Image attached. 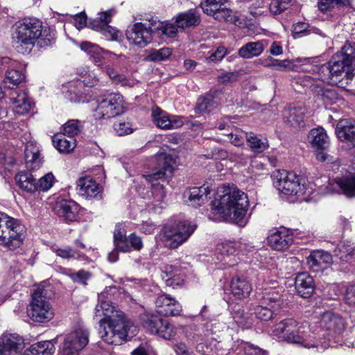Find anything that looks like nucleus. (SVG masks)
Wrapping results in <instances>:
<instances>
[{"label": "nucleus", "instance_id": "obj_35", "mask_svg": "<svg viewBox=\"0 0 355 355\" xmlns=\"http://www.w3.org/2000/svg\"><path fill=\"white\" fill-rule=\"evenodd\" d=\"M230 289L232 295L236 300H241L249 297L252 288L245 277H235L232 279Z\"/></svg>", "mask_w": 355, "mask_h": 355}, {"label": "nucleus", "instance_id": "obj_7", "mask_svg": "<svg viewBox=\"0 0 355 355\" xmlns=\"http://www.w3.org/2000/svg\"><path fill=\"white\" fill-rule=\"evenodd\" d=\"M137 331V327L125 316L99 321L100 337L110 345H121L128 338L135 336Z\"/></svg>", "mask_w": 355, "mask_h": 355}, {"label": "nucleus", "instance_id": "obj_45", "mask_svg": "<svg viewBox=\"0 0 355 355\" xmlns=\"http://www.w3.org/2000/svg\"><path fill=\"white\" fill-rule=\"evenodd\" d=\"M334 252L343 262H349L355 259V247L349 241L340 242Z\"/></svg>", "mask_w": 355, "mask_h": 355}, {"label": "nucleus", "instance_id": "obj_49", "mask_svg": "<svg viewBox=\"0 0 355 355\" xmlns=\"http://www.w3.org/2000/svg\"><path fill=\"white\" fill-rule=\"evenodd\" d=\"M224 327L223 324L217 322H208L205 325L204 336L208 340L209 337L213 340H216L219 337L218 334L220 329Z\"/></svg>", "mask_w": 355, "mask_h": 355}, {"label": "nucleus", "instance_id": "obj_38", "mask_svg": "<svg viewBox=\"0 0 355 355\" xmlns=\"http://www.w3.org/2000/svg\"><path fill=\"white\" fill-rule=\"evenodd\" d=\"M210 193L209 187L203 185L191 188L185 193V196L188 198L189 205L197 207L207 202Z\"/></svg>", "mask_w": 355, "mask_h": 355}, {"label": "nucleus", "instance_id": "obj_51", "mask_svg": "<svg viewBox=\"0 0 355 355\" xmlns=\"http://www.w3.org/2000/svg\"><path fill=\"white\" fill-rule=\"evenodd\" d=\"M227 3V0H203L200 3V6L205 13L211 15L214 12H216L219 8Z\"/></svg>", "mask_w": 355, "mask_h": 355}, {"label": "nucleus", "instance_id": "obj_57", "mask_svg": "<svg viewBox=\"0 0 355 355\" xmlns=\"http://www.w3.org/2000/svg\"><path fill=\"white\" fill-rule=\"evenodd\" d=\"M114 129L119 136L131 134L134 130L132 124L128 121H120L115 123Z\"/></svg>", "mask_w": 355, "mask_h": 355}, {"label": "nucleus", "instance_id": "obj_29", "mask_svg": "<svg viewBox=\"0 0 355 355\" xmlns=\"http://www.w3.org/2000/svg\"><path fill=\"white\" fill-rule=\"evenodd\" d=\"M151 28L153 30L154 36L164 41L175 37L179 32L175 22L161 21L157 17H151Z\"/></svg>", "mask_w": 355, "mask_h": 355}, {"label": "nucleus", "instance_id": "obj_32", "mask_svg": "<svg viewBox=\"0 0 355 355\" xmlns=\"http://www.w3.org/2000/svg\"><path fill=\"white\" fill-rule=\"evenodd\" d=\"M331 255L322 250H316L307 257V264L311 270L315 272L323 270L332 263Z\"/></svg>", "mask_w": 355, "mask_h": 355}, {"label": "nucleus", "instance_id": "obj_60", "mask_svg": "<svg viewBox=\"0 0 355 355\" xmlns=\"http://www.w3.org/2000/svg\"><path fill=\"white\" fill-rule=\"evenodd\" d=\"M227 49L224 46H218L214 52H212L209 56L207 58L209 62L220 61L227 54Z\"/></svg>", "mask_w": 355, "mask_h": 355}, {"label": "nucleus", "instance_id": "obj_64", "mask_svg": "<svg viewBox=\"0 0 355 355\" xmlns=\"http://www.w3.org/2000/svg\"><path fill=\"white\" fill-rule=\"evenodd\" d=\"M345 301L349 306H355V284L347 288Z\"/></svg>", "mask_w": 355, "mask_h": 355}, {"label": "nucleus", "instance_id": "obj_22", "mask_svg": "<svg viewBox=\"0 0 355 355\" xmlns=\"http://www.w3.org/2000/svg\"><path fill=\"white\" fill-rule=\"evenodd\" d=\"M308 113L303 105L288 107L283 111L284 122L295 129H300L305 125Z\"/></svg>", "mask_w": 355, "mask_h": 355}, {"label": "nucleus", "instance_id": "obj_33", "mask_svg": "<svg viewBox=\"0 0 355 355\" xmlns=\"http://www.w3.org/2000/svg\"><path fill=\"white\" fill-rule=\"evenodd\" d=\"M295 288L300 296L303 298H309L315 291L313 277L307 272L297 274L295 280Z\"/></svg>", "mask_w": 355, "mask_h": 355}, {"label": "nucleus", "instance_id": "obj_18", "mask_svg": "<svg viewBox=\"0 0 355 355\" xmlns=\"http://www.w3.org/2000/svg\"><path fill=\"white\" fill-rule=\"evenodd\" d=\"M114 244L115 248L122 252H130L132 249L139 251L144 245L141 237L135 233L130 234L127 237L126 230L122 225H118L115 227Z\"/></svg>", "mask_w": 355, "mask_h": 355}, {"label": "nucleus", "instance_id": "obj_61", "mask_svg": "<svg viewBox=\"0 0 355 355\" xmlns=\"http://www.w3.org/2000/svg\"><path fill=\"white\" fill-rule=\"evenodd\" d=\"M53 251L59 257L63 259L76 258V252L70 248H53Z\"/></svg>", "mask_w": 355, "mask_h": 355}, {"label": "nucleus", "instance_id": "obj_19", "mask_svg": "<svg viewBox=\"0 0 355 355\" xmlns=\"http://www.w3.org/2000/svg\"><path fill=\"white\" fill-rule=\"evenodd\" d=\"M155 303L156 311L165 317L178 316L182 312V304L168 294L157 296Z\"/></svg>", "mask_w": 355, "mask_h": 355}, {"label": "nucleus", "instance_id": "obj_39", "mask_svg": "<svg viewBox=\"0 0 355 355\" xmlns=\"http://www.w3.org/2000/svg\"><path fill=\"white\" fill-rule=\"evenodd\" d=\"M335 182L340 193L348 197L355 196V173L345 171L342 176H337Z\"/></svg>", "mask_w": 355, "mask_h": 355}, {"label": "nucleus", "instance_id": "obj_47", "mask_svg": "<svg viewBox=\"0 0 355 355\" xmlns=\"http://www.w3.org/2000/svg\"><path fill=\"white\" fill-rule=\"evenodd\" d=\"M54 344L50 340H45L33 344L30 352L32 355H53L55 352Z\"/></svg>", "mask_w": 355, "mask_h": 355}, {"label": "nucleus", "instance_id": "obj_59", "mask_svg": "<svg viewBox=\"0 0 355 355\" xmlns=\"http://www.w3.org/2000/svg\"><path fill=\"white\" fill-rule=\"evenodd\" d=\"M71 279L77 283L86 284L87 281L90 278L89 272L81 270L69 274Z\"/></svg>", "mask_w": 355, "mask_h": 355}, {"label": "nucleus", "instance_id": "obj_42", "mask_svg": "<svg viewBox=\"0 0 355 355\" xmlns=\"http://www.w3.org/2000/svg\"><path fill=\"white\" fill-rule=\"evenodd\" d=\"M199 23L200 15L194 10H190L186 12L179 14L175 21V24L177 27H178L179 31L191 26H197Z\"/></svg>", "mask_w": 355, "mask_h": 355}, {"label": "nucleus", "instance_id": "obj_26", "mask_svg": "<svg viewBox=\"0 0 355 355\" xmlns=\"http://www.w3.org/2000/svg\"><path fill=\"white\" fill-rule=\"evenodd\" d=\"M77 191L79 196L86 199H100L102 187L91 177L85 176L77 182Z\"/></svg>", "mask_w": 355, "mask_h": 355}, {"label": "nucleus", "instance_id": "obj_50", "mask_svg": "<svg viewBox=\"0 0 355 355\" xmlns=\"http://www.w3.org/2000/svg\"><path fill=\"white\" fill-rule=\"evenodd\" d=\"M82 130L81 123L78 120L71 119L69 120L63 125V134L69 137L74 138L78 135Z\"/></svg>", "mask_w": 355, "mask_h": 355}, {"label": "nucleus", "instance_id": "obj_52", "mask_svg": "<svg viewBox=\"0 0 355 355\" xmlns=\"http://www.w3.org/2000/svg\"><path fill=\"white\" fill-rule=\"evenodd\" d=\"M172 51L169 48H162L159 50H153L147 57V60L153 62H160L169 58Z\"/></svg>", "mask_w": 355, "mask_h": 355}, {"label": "nucleus", "instance_id": "obj_15", "mask_svg": "<svg viewBox=\"0 0 355 355\" xmlns=\"http://www.w3.org/2000/svg\"><path fill=\"white\" fill-rule=\"evenodd\" d=\"M28 313L33 320L38 322L49 321L53 318V311L43 288H38L33 293Z\"/></svg>", "mask_w": 355, "mask_h": 355}, {"label": "nucleus", "instance_id": "obj_17", "mask_svg": "<svg viewBox=\"0 0 355 355\" xmlns=\"http://www.w3.org/2000/svg\"><path fill=\"white\" fill-rule=\"evenodd\" d=\"M126 39L130 45L138 48L146 46L154 35L151 28V18L148 22H136L129 26L125 33Z\"/></svg>", "mask_w": 355, "mask_h": 355}, {"label": "nucleus", "instance_id": "obj_2", "mask_svg": "<svg viewBox=\"0 0 355 355\" xmlns=\"http://www.w3.org/2000/svg\"><path fill=\"white\" fill-rule=\"evenodd\" d=\"M209 218L214 220H230L244 225L245 217L249 207L247 194L235 185H223L217 190L211 202Z\"/></svg>", "mask_w": 355, "mask_h": 355}, {"label": "nucleus", "instance_id": "obj_21", "mask_svg": "<svg viewBox=\"0 0 355 355\" xmlns=\"http://www.w3.org/2000/svg\"><path fill=\"white\" fill-rule=\"evenodd\" d=\"M152 118L157 127L164 130L178 128L184 124L183 117L169 114L158 107L153 108Z\"/></svg>", "mask_w": 355, "mask_h": 355}, {"label": "nucleus", "instance_id": "obj_3", "mask_svg": "<svg viewBox=\"0 0 355 355\" xmlns=\"http://www.w3.org/2000/svg\"><path fill=\"white\" fill-rule=\"evenodd\" d=\"M12 40L19 53L28 54L35 46H51L55 42V33L50 28L43 26L37 19H24L13 26Z\"/></svg>", "mask_w": 355, "mask_h": 355}, {"label": "nucleus", "instance_id": "obj_63", "mask_svg": "<svg viewBox=\"0 0 355 355\" xmlns=\"http://www.w3.org/2000/svg\"><path fill=\"white\" fill-rule=\"evenodd\" d=\"M196 349L198 353H200L202 355H209L212 351V348L210 346L207 345L204 342L202 338H198L196 339Z\"/></svg>", "mask_w": 355, "mask_h": 355}, {"label": "nucleus", "instance_id": "obj_54", "mask_svg": "<svg viewBox=\"0 0 355 355\" xmlns=\"http://www.w3.org/2000/svg\"><path fill=\"white\" fill-rule=\"evenodd\" d=\"M55 177L52 173H48L40 178L37 182V190L47 191L53 185Z\"/></svg>", "mask_w": 355, "mask_h": 355}, {"label": "nucleus", "instance_id": "obj_48", "mask_svg": "<svg viewBox=\"0 0 355 355\" xmlns=\"http://www.w3.org/2000/svg\"><path fill=\"white\" fill-rule=\"evenodd\" d=\"M218 104V102L210 95L201 97L198 100L196 110L199 112H210Z\"/></svg>", "mask_w": 355, "mask_h": 355}, {"label": "nucleus", "instance_id": "obj_53", "mask_svg": "<svg viewBox=\"0 0 355 355\" xmlns=\"http://www.w3.org/2000/svg\"><path fill=\"white\" fill-rule=\"evenodd\" d=\"M290 61L288 60H279L268 56L267 58L262 60V64L264 67H274L278 70H284L290 68Z\"/></svg>", "mask_w": 355, "mask_h": 355}, {"label": "nucleus", "instance_id": "obj_56", "mask_svg": "<svg viewBox=\"0 0 355 355\" xmlns=\"http://www.w3.org/2000/svg\"><path fill=\"white\" fill-rule=\"evenodd\" d=\"M232 10L228 8V3L219 8L211 15L216 19L219 21H230L232 19Z\"/></svg>", "mask_w": 355, "mask_h": 355}, {"label": "nucleus", "instance_id": "obj_27", "mask_svg": "<svg viewBox=\"0 0 355 355\" xmlns=\"http://www.w3.org/2000/svg\"><path fill=\"white\" fill-rule=\"evenodd\" d=\"M94 316L99 318L100 320H106L124 316V315L112 305L110 300L107 299L106 293L103 292L98 295V304L95 307Z\"/></svg>", "mask_w": 355, "mask_h": 355}, {"label": "nucleus", "instance_id": "obj_9", "mask_svg": "<svg viewBox=\"0 0 355 355\" xmlns=\"http://www.w3.org/2000/svg\"><path fill=\"white\" fill-rule=\"evenodd\" d=\"M24 237V228L19 221L0 212V245L14 250L23 244Z\"/></svg>", "mask_w": 355, "mask_h": 355}, {"label": "nucleus", "instance_id": "obj_25", "mask_svg": "<svg viewBox=\"0 0 355 355\" xmlns=\"http://www.w3.org/2000/svg\"><path fill=\"white\" fill-rule=\"evenodd\" d=\"M324 150H322L320 151H318L316 154V159L317 160L322 162H326L327 164L329 165V168L335 173H340V174H338L334 178V182H330L329 186L328 189L333 191H337L340 192V190L338 189L336 182L335 178L337 176H342L343 174H345V171H347L345 168V167L341 164V162L340 159L337 157H334L333 155H329L327 153L323 151Z\"/></svg>", "mask_w": 355, "mask_h": 355}, {"label": "nucleus", "instance_id": "obj_28", "mask_svg": "<svg viewBox=\"0 0 355 355\" xmlns=\"http://www.w3.org/2000/svg\"><path fill=\"white\" fill-rule=\"evenodd\" d=\"M79 209L76 202L64 199H58L53 207L55 214L67 222L76 220Z\"/></svg>", "mask_w": 355, "mask_h": 355}, {"label": "nucleus", "instance_id": "obj_11", "mask_svg": "<svg viewBox=\"0 0 355 355\" xmlns=\"http://www.w3.org/2000/svg\"><path fill=\"white\" fill-rule=\"evenodd\" d=\"M347 322L339 315L330 311L324 312L318 321L311 325V329L315 332L319 328L320 330L316 333L317 338L325 337L327 340H334L341 336L346 329Z\"/></svg>", "mask_w": 355, "mask_h": 355}, {"label": "nucleus", "instance_id": "obj_36", "mask_svg": "<svg viewBox=\"0 0 355 355\" xmlns=\"http://www.w3.org/2000/svg\"><path fill=\"white\" fill-rule=\"evenodd\" d=\"M8 67L3 81L7 87L13 89L24 80L25 76L19 64L10 61Z\"/></svg>", "mask_w": 355, "mask_h": 355}, {"label": "nucleus", "instance_id": "obj_24", "mask_svg": "<svg viewBox=\"0 0 355 355\" xmlns=\"http://www.w3.org/2000/svg\"><path fill=\"white\" fill-rule=\"evenodd\" d=\"M24 347V339L16 334L5 333L0 336V355H17Z\"/></svg>", "mask_w": 355, "mask_h": 355}, {"label": "nucleus", "instance_id": "obj_6", "mask_svg": "<svg viewBox=\"0 0 355 355\" xmlns=\"http://www.w3.org/2000/svg\"><path fill=\"white\" fill-rule=\"evenodd\" d=\"M81 50L85 51L90 56L96 65L101 67L102 62L105 59L107 55H110V60L113 61V64H107L103 67V71L108 76L113 84L130 88L137 84L138 81L132 77H128L125 75L121 73L118 71L117 69L119 67V63L115 61L116 58L123 57L122 55H116L110 51H105L101 49L96 44L89 42H83L80 44Z\"/></svg>", "mask_w": 355, "mask_h": 355}, {"label": "nucleus", "instance_id": "obj_1", "mask_svg": "<svg viewBox=\"0 0 355 355\" xmlns=\"http://www.w3.org/2000/svg\"><path fill=\"white\" fill-rule=\"evenodd\" d=\"M316 69L313 76L304 75L302 77L303 86L311 89L325 106L341 101L335 90L324 88L322 83L337 85L343 78H351L355 75V43L345 44L327 64Z\"/></svg>", "mask_w": 355, "mask_h": 355}, {"label": "nucleus", "instance_id": "obj_30", "mask_svg": "<svg viewBox=\"0 0 355 355\" xmlns=\"http://www.w3.org/2000/svg\"><path fill=\"white\" fill-rule=\"evenodd\" d=\"M64 98L73 103H85L87 101L84 87L80 80H73L62 85Z\"/></svg>", "mask_w": 355, "mask_h": 355}, {"label": "nucleus", "instance_id": "obj_41", "mask_svg": "<svg viewBox=\"0 0 355 355\" xmlns=\"http://www.w3.org/2000/svg\"><path fill=\"white\" fill-rule=\"evenodd\" d=\"M267 44L268 41L266 40L248 42L239 49L238 54L243 58H252L261 55Z\"/></svg>", "mask_w": 355, "mask_h": 355}, {"label": "nucleus", "instance_id": "obj_5", "mask_svg": "<svg viewBox=\"0 0 355 355\" xmlns=\"http://www.w3.org/2000/svg\"><path fill=\"white\" fill-rule=\"evenodd\" d=\"M154 160L157 163L155 168L157 169V171L152 174L144 175L143 177L151 186L150 192L152 199L149 203L155 212L159 213L164 205V199L166 196V191L163 184H161L158 180H162L167 173H172L175 162L171 155L164 152L157 153ZM148 198H150V195H148Z\"/></svg>", "mask_w": 355, "mask_h": 355}, {"label": "nucleus", "instance_id": "obj_13", "mask_svg": "<svg viewBox=\"0 0 355 355\" xmlns=\"http://www.w3.org/2000/svg\"><path fill=\"white\" fill-rule=\"evenodd\" d=\"M196 226L189 221H182L175 226H165L162 241L171 249H175L186 242L194 232Z\"/></svg>", "mask_w": 355, "mask_h": 355}, {"label": "nucleus", "instance_id": "obj_4", "mask_svg": "<svg viewBox=\"0 0 355 355\" xmlns=\"http://www.w3.org/2000/svg\"><path fill=\"white\" fill-rule=\"evenodd\" d=\"M272 335L278 340L286 341L306 349L320 350L329 346L325 340L321 341L317 338L314 330L311 331L293 318L285 319L276 324L272 330Z\"/></svg>", "mask_w": 355, "mask_h": 355}, {"label": "nucleus", "instance_id": "obj_16", "mask_svg": "<svg viewBox=\"0 0 355 355\" xmlns=\"http://www.w3.org/2000/svg\"><path fill=\"white\" fill-rule=\"evenodd\" d=\"M89 332L83 326H78L67 334L58 355H78L88 343Z\"/></svg>", "mask_w": 355, "mask_h": 355}, {"label": "nucleus", "instance_id": "obj_31", "mask_svg": "<svg viewBox=\"0 0 355 355\" xmlns=\"http://www.w3.org/2000/svg\"><path fill=\"white\" fill-rule=\"evenodd\" d=\"M9 98L13 112L18 114H26L32 107V103L24 91H12L9 94Z\"/></svg>", "mask_w": 355, "mask_h": 355}, {"label": "nucleus", "instance_id": "obj_58", "mask_svg": "<svg viewBox=\"0 0 355 355\" xmlns=\"http://www.w3.org/2000/svg\"><path fill=\"white\" fill-rule=\"evenodd\" d=\"M108 40H118L121 36L120 32L111 26H105L100 32Z\"/></svg>", "mask_w": 355, "mask_h": 355}, {"label": "nucleus", "instance_id": "obj_34", "mask_svg": "<svg viewBox=\"0 0 355 355\" xmlns=\"http://www.w3.org/2000/svg\"><path fill=\"white\" fill-rule=\"evenodd\" d=\"M338 139L343 142H353L355 140V121L352 119L340 120L336 128Z\"/></svg>", "mask_w": 355, "mask_h": 355}, {"label": "nucleus", "instance_id": "obj_10", "mask_svg": "<svg viewBox=\"0 0 355 355\" xmlns=\"http://www.w3.org/2000/svg\"><path fill=\"white\" fill-rule=\"evenodd\" d=\"M270 286L268 282H264L262 285L263 295L254 309L256 317L266 321L271 319L275 312L278 311L283 304L279 291H275L278 287V283L270 281Z\"/></svg>", "mask_w": 355, "mask_h": 355}, {"label": "nucleus", "instance_id": "obj_55", "mask_svg": "<svg viewBox=\"0 0 355 355\" xmlns=\"http://www.w3.org/2000/svg\"><path fill=\"white\" fill-rule=\"evenodd\" d=\"M290 4V0H272L269 10L273 15H278L285 10Z\"/></svg>", "mask_w": 355, "mask_h": 355}, {"label": "nucleus", "instance_id": "obj_8", "mask_svg": "<svg viewBox=\"0 0 355 355\" xmlns=\"http://www.w3.org/2000/svg\"><path fill=\"white\" fill-rule=\"evenodd\" d=\"M274 185L279 192L300 198L311 193L307 181L297 174L285 170L274 172Z\"/></svg>", "mask_w": 355, "mask_h": 355}, {"label": "nucleus", "instance_id": "obj_37", "mask_svg": "<svg viewBox=\"0 0 355 355\" xmlns=\"http://www.w3.org/2000/svg\"><path fill=\"white\" fill-rule=\"evenodd\" d=\"M308 141L312 148L320 151L329 146V138L322 127L311 129L308 135Z\"/></svg>", "mask_w": 355, "mask_h": 355}, {"label": "nucleus", "instance_id": "obj_62", "mask_svg": "<svg viewBox=\"0 0 355 355\" xmlns=\"http://www.w3.org/2000/svg\"><path fill=\"white\" fill-rule=\"evenodd\" d=\"M83 80L80 82L83 83V85L87 87H93L98 83V78L93 72H87L82 76Z\"/></svg>", "mask_w": 355, "mask_h": 355}, {"label": "nucleus", "instance_id": "obj_40", "mask_svg": "<svg viewBox=\"0 0 355 355\" xmlns=\"http://www.w3.org/2000/svg\"><path fill=\"white\" fill-rule=\"evenodd\" d=\"M26 167L31 170L37 169L42 162L40 154V148L34 141H28L25 148Z\"/></svg>", "mask_w": 355, "mask_h": 355}, {"label": "nucleus", "instance_id": "obj_44", "mask_svg": "<svg viewBox=\"0 0 355 355\" xmlns=\"http://www.w3.org/2000/svg\"><path fill=\"white\" fill-rule=\"evenodd\" d=\"M17 186L28 193H35L37 191V181L30 172L20 171L15 175Z\"/></svg>", "mask_w": 355, "mask_h": 355}, {"label": "nucleus", "instance_id": "obj_43", "mask_svg": "<svg viewBox=\"0 0 355 355\" xmlns=\"http://www.w3.org/2000/svg\"><path fill=\"white\" fill-rule=\"evenodd\" d=\"M52 141L53 146L62 153H70L76 146V140L63 133L55 134L52 137Z\"/></svg>", "mask_w": 355, "mask_h": 355}, {"label": "nucleus", "instance_id": "obj_14", "mask_svg": "<svg viewBox=\"0 0 355 355\" xmlns=\"http://www.w3.org/2000/svg\"><path fill=\"white\" fill-rule=\"evenodd\" d=\"M94 116L96 119L117 116L125 112V101L119 94H110L97 100Z\"/></svg>", "mask_w": 355, "mask_h": 355}, {"label": "nucleus", "instance_id": "obj_20", "mask_svg": "<svg viewBox=\"0 0 355 355\" xmlns=\"http://www.w3.org/2000/svg\"><path fill=\"white\" fill-rule=\"evenodd\" d=\"M268 244L275 250L288 249L293 241L292 233L284 227L273 228L268 232Z\"/></svg>", "mask_w": 355, "mask_h": 355}, {"label": "nucleus", "instance_id": "obj_46", "mask_svg": "<svg viewBox=\"0 0 355 355\" xmlns=\"http://www.w3.org/2000/svg\"><path fill=\"white\" fill-rule=\"evenodd\" d=\"M248 145L254 153H261L268 148V140L253 133L245 135Z\"/></svg>", "mask_w": 355, "mask_h": 355}, {"label": "nucleus", "instance_id": "obj_12", "mask_svg": "<svg viewBox=\"0 0 355 355\" xmlns=\"http://www.w3.org/2000/svg\"><path fill=\"white\" fill-rule=\"evenodd\" d=\"M143 327L151 334L166 340H172L179 338L184 327L176 326L174 323L154 315H144Z\"/></svg>", "mask_w": 355, "mask_h": 355}, {"label": "nucleus", "instance_id": "obj_23", "mask_svg": "<svg viewBox=\"0 0 355 355\" xmlns=\"http://www.w3.org/2000/svg\"><path fill=\"white\" fill-rule=\"evenodd\" d=\"M246 247L252 248L250 244L243 241H227L221 242L216 247V251L220 256L218 259L228 266H232L234 261H232L231 257L234 256V254L238 251V248L243 250Z\"/></svg>", "mask_w": 355, "mask_h": 355}]
</instances>
